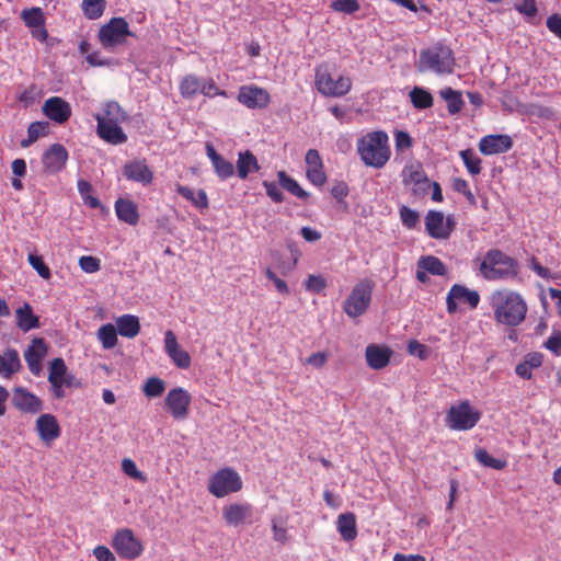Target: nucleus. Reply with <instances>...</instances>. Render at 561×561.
Returning <instances> with one entry per match:
<instances>
[{
	"mask_svg": "<svg viewBox=\"0 0 561 561\" xmlns=\"http://www.w3.org/2000/svg\"><path fill=\"white\" fill-rule=\"evenodd\" d=\"M497 324L515 328L526 319L528 306L523 296L510 289H496L488 297Z\"/></svg>",
	"mask_w": 561,
	"mask_h": 561,
	"instance_id": "f257e3e1",
	"label": "nucleus"
},
{
	"mask_svg": "<svg viewBox=\"0 0 561 561\" xmlns=\"http://www.w3.org/2000/svg\"><path fill=\"white\" fill-rule=\"evenodd\" d=\"M356 150L364 164L375 169L383 168L391 157L389 137L383 130H373L362 136Z\"/></svg>",
	"mask_w": 561,
	"mask_h": 561,
	"instance_id": "f03ea898",
	"label": "nucleus"
},
{
	"mask_svg": "<svg viewBox=\"0 0 561 561\" xmlns=\"http://www.w3.org/2000/svg\"><path fill=\"white\" fill-rule=\"evenodd\" d=\"M480 273L488 280H505L518 275L517 260L499 249L489 250L480 263Z\"/></svg>",
	"mask_w": 561,
	"mask_h": 561,
	"instance_id": "7ed1b4c3",
	"label": "nucleus"
},
{
	"mask_svg": "<svg viewBox=\"0 0 561 561\" xmlns=\"http://www.w3.org/2000/svg\"><path fill=\"white\" fill-rule=\"evenodd\" d=\"M455 56L451 48L445 44L435 45L421 50L416 68L420 72H433L438 76L454 72Z\"/></svg>",
	"mask_w": 561,
	"mask_h": 561,
	"instance_id": "20e7f679",
	"label": "nucleus"
},
{
	"mask_svg": "<svg viewBox=\"0 0 561 561\" xmlns=\"http://www.w3.org/2000/svg\"><path fill=\"white\" fill-rule=\"evenodd\" d=\"M314 87L320 94L329 98H342L352 89V80L346 76L332 77L329 66L324 62L314 69Z\"/></svg>",
	"mask_w": 561,
	"mask_h": 561,
	"instance_id": "39448f33",
	"label": "nucleus"
},
{
	"mask_svg": "<svg viewBox=\"0 0 561 561\" xmlns=\"http://www.w3.org/2000/svg\"><path fill=\"white\" fill-rule=\"evenodd\" d=\"M374 288L373 279H359L343 304L344 312L353 319L364 314L370 306Z\"/></svg>",
	"mask_w": 561,
	"mask_h": 561,
	"instance_id": "423d86ee",
	"label": "nucleus"
},
{
	"mask_svg": "<svg viewBox=\"0 0 561 561\" xmlns=\"http://www.w3.org/2000/svg\"><path fill=\"white\" fill-rule=\"evenodd\" d=\"M242 488L241 476L234 469L228 467L216 471L208 482V492L218 499L237 493Z\"/></svg>",
	"mask_w": 561,
	"mask_h": 561,
	"instance_id": "0eeeda50",
	"label": "nucleus"
},
{
	"mask_svg": "<svg viewBox=\"0 0 561 561\" xmlns=\"http://www.w3.org/2000/svg\"><path fill=\"white\" fill-rule=\"evenodd\" d=\"M481 419V413L471 407L469 401H461L451 405L446 422L449 428L455 431H468L473 428Z\"/></svg>",
	"mask_w": 561,
	"mask_h": 561,
	"instance_id": "6e6552de",
	"label": "nucleus"
},
{
	"mask_svg": "<svg viewBox=\"0 0 561 561\" xmlns=\"http://www.w3.org/2000/svg\"><path fill=\"white\" fill-rule=\"evenodd\" d=\"M127 36H134L124 18H112L99 31V39L104 48L122 45Z\"/></svg>",
	"mask_w": 561,
	"mask_h": 561,
	"instance_id": "1a4fd4ad",
	"label": "nucleus"
},
{
	"mask_svg": "<svg viewBox=\"0 0 561 561\" xmlns=\"http://www.w3.org/2000/svg\"><path fill=\"white\" fill-rule=\"evenodd\" d=\"M112 546L117 554L126 560H135L144 552L142 542L129 528L118 529L112 539Z\"/></svg>",
	"mask_w": 561,
	"mask_h": 561,
	"instance_id": "9d476101",
	"label": "nucleus"
},
{
	"mask_svg": "<svg viewBox=\"0 0 561 561\" xmlns=\"http://www.w3.org/2000/svg\"><path fill=\"white\" fill-rule=\"evenodd\" d=\"M402 183L411 186V192L416 197H424L430 188L431 181L420 163L407 164L401 172Z\"/></svg>",
	"mask_w": 561,
	"mask_h": 561,
	"instance_id": "9b49d317",
	"label": "nucleus"
},
{
	"mask_svg": "<svg viewBox=\"0 0 561 561\" xmlns=\"http://www.w3.org/2000/svg\"><path fill=\"white\" fill-rule=\"evenodd\" d=\"M222 518L227 526H249L255 522L254 507L248 502H236L222 507Z\"/></svg>",
	"mask_w": 561,
	"mask_h": 561,
	"instance_id": "f8f14e48",
	"label": "nucleus"
},
{
	"mask_svg": "<svg viewBox=\"0 0 561 561\" xmlns=\"http://www.w3.org/2000/svg\"><path fill=\"white\" fill-rule=\"evenodd\" d=\"M425 229L430 237L434 239L445 240L450 237L455 229V220L438 210H428L425 216Z\"/></svg>",
	"mask_w": 561,
	"mask_h": 561,
	"instance_id": "ddd939ff",
	"label": "nucleus"
},
{
	"mask_svg": "<svg viewBox=\"0 0 561 561\" xmlns=\"http://www.w3.org/2000/svg\"><path fill=\"white\" fill-rule=\"evenodd\" d=\"M191 402L190 392L181 387L171 389L164 399L165 408L175 420L187 417Z\"/></svg>",
	"mask_w": 561,
	"mask_h": 561,
	"instance_id": "4468645a",
	"label": "nucleus"
},
{
	"mask_svg": "<svg viewBox=\"0 0 561 561\" xmlns=\"http://www.w3.org/2000/svg\"><path fill=\"white\" fill-rule=\"evenodd\" d=\"M457 301L467 302L471 309H476L480 302V295L477 290L459 284H454L446 297V307L449 313H455L458 309Z\"/></svg>",
	"mask_w": 561,
	"mask_h": 561,
	"instance_id": "2eb2a0df",
	"label": "nucleus"
},
{
	"mask_svg": "<svg viewBox=\"0 0 561 561\" xmlns=\"http://www.w3.org/2000/svg\"><path fill=\"white\" fill-rule=\"evenodd\" d=\"M12 405L26 414H37L43 410V401L35 393L21 386L12 389Z\"/></svg>",
	"mask_w": 561,
	"mask_h": 561,
	"instance_id": "dca6fc26",
	"label": "nucleus"
},
{
	"mask_svg": "<svg viewBox=\"0 0 561 561\" xmlns=\"http://www.w3.org/2000/svg\"><path fill=\"white\" fill-rule=\"evenodd\" d=\"M238 101L248 108H265L271 102L270 93L254 84L242 85L239 89Z\"/></svg>",
	"mask_w": 561,
	"mask_h": 561,
	"instance_id": "f3484780",
	"label": "nucleus"
},
{
	"mask_svg": "<svg viewBox=\"0 0 561 561\" xmlns=\"http://www.w3.org/2000/svg\"><path fill=\"white\" fill-rule=\"evenodd\" d=\"M43 114L57 124H65L71 116L70 104L60 96L48 98L43 106Z\"/></svg>",
	"mask_w": 561,
	"mask_h": 561,
	"instance_id": "a211bd4d",
	"label": "nucleus"
},
{
	"mask_svg": "<svg viewBox=\"0 0 561 561\" xmlns=\"http://www.w3.org/2000/svg\"><path fill=\"white\" fill-rule=\"evenodd\" d=\"M68 160V151L61 144L49 146L42 156L44 171L49 174L60 172Z\"/></svg>",
	"mask_w": 561,
	"mask_h": 561,
	"instance_id": "6ab92c4d",
	"label": "nucleus"
},
{
	"mask_svg": "<svg viewBox=\"0 0 561 561\" xmlns=\"http://www.w3.org/2000/svg\"><path fill=\"white\" fill-rule=\"evenodd\" d=\"M123 175L126 180L140 183L144 186L150 185L153 181V172L145 159L126 162L123 167Z\"/></svg>",
	"mask_w": 561,
	"mask_h": 561,
	"instance_id": "aec40b11",
	"label": "nucleus"
},
{
	"mask_svg": "<svg viewBox=\"0 0 561 561\" xmlns=\"http://www.w3.org/2000/svg\"><path fill=\"white\" fill-rule=\"evenodd\" d=\"M36 432L39 438L46 444L50 445L55 439L60 436V426L54 414H41L36 420Z\"/></svg>",
	"mask_w": 561,
	"mask_h": 561,
	"instance_id": "412c9836",
	"label": "nucleus"
},
{
	"mask_svg": "<svg viewBox=\"0 0 561 561\" xmlns=\"http://www.w3.org/2000/svg\"><path fill=\"white\" fill-rule=\"evenodd\" d=\"M513 147L508 135H488L480 139L479 150L485 156L504 153Z\"/></svg>",
	"mask_w": 561,
	"mask_h": 561,
	"instance_id": "4be33fe9",
	"label": "nucleus"
},
{
	"mask_svg": "<svg viewBox=\"0 0 561 561\" xmlns=\"http://www.w3.org/2000/svg\"><path fill=\"white\" fill-rule=\"evenodd\" d=\"M47 353V347L43 339H34L32 344L24 352V358L30 371L34 376L42 373V360Z\"/></svg>",
	"mask_w": 561,
	"mask_h": 561,
	"instance_id": "5701e85b",
	"label": "nucleus"
},
{
	"mask_svg": "<svg viewBox=\"0 0 561 561\" xmlns=\"http://www.w3.org/2000/svg\"><path fill=\"white\" fill-rule=\"evenodd\" d=\"M206 154L209 158L216 175L220 180H227L233 176L234 167L233 164L219 154L214 146L209 142L206 144Z\"/></svg>",
	"mask_w": 561,
	"mask_h": 561,
	"instance_id": "b1692460",
	"label": "nucleus"
},
{
	"mask_svg": "<svg viewBox=\"0 0 561 561\" xmlns=\"http://www.w3.org/2000/svg\"><path fill=\"white\" fill-rule=\"evenodd\" d=\"M392 351L387 346L370 344L366 347L365 357L367 365L376 370L385 368L391 358Z\"/></svg>",
	"mask_w": 561,
	"mask_h": 561,
	"instance_id": "393cba45",
	"label": "nucleus"
},
{
	"mask_svg": "<svg viewBox=\"0 0 561 561\" xmlns=\"http://www.w3.org/2000/svg\"><path fill=\"white\" fill-rule=\"evenodd\" d=\"M22 369L19 352L15 348H7L0 354V376L10 379Z\"/></svg>",
	"mask_w": 561,
	"mask_h": 561,
	"instance_id": "a878e982",
	"label": "nucleus"
},
{
	"mask_svg": "<svg viewBox=\"0 0 561 561\" xmlns=\"http://www.w3.org/2000/svg\"><path fill=\"white\" fill-rule=\"evenodd\" d=\"M121 123L106 124L100 121L96 126L98 136L111 145H121L127 141V135L119 126Z\"/></svg>",
	"mask_w": 561,
	"mask_h": 561,
	"instance_id": "bb28decb",
	"label": "nucleus"
},
{
	"mask_svg": "<svg viewBox=\"0 0 561 561\" xmlns=\"http://www.w3.org/2000/svg\"><path fill=\"white\" fill-rule=\"evenodd\" d=\"M15 324L23 332H28L41 327L39 318L34 313L28 302H24L15 310Z\"/></svg>",
	"mask_w": 561,
	"mask_h": 561,
	"instance_id": "cd10ccee",
	"label": "nucleus"
},
{
	"mask_svg": "<svg viewBox=\"0 0 561 561\" xmlns=\"http://www.w3.org/2000/svg\"><path fill=\"white\" fill-rule=\"evenodd\" d=\"M118 220L136 226L139 221V211L135 202L128 198H118L114 205Z\"/></svg>",
	"mask_w": 561,
	"mask_h": 561,
	"instance_id": "c85d7f7f",
	"label": "nucleus"
},
{
	"mask_svg": "<svg viewBox=\"0 0 561 561\" xmlns=\"http://www.w3.org/2000/svg\"><path fill=\"white\" fill-rule=\"evenodd\" d=\"M98 124L103 121L106 124L110 123H123L127 119V114L115 101H108L103 104L102 113L94 116Z\"/></svg>",
	"mask_w": 561,
	"mask_h": 561,
	"instance_id": "c756f323",
	"label": "nucleus"
},
{
	"mask_svg": "<svg viewBox=\"0 0 561 561\" xmlns=\"http://www.w3.org/2000/svg\"><path fill=\"white\" fill-rule=\"evenodd\" d=\"M336 528L344 541H353L357 537L356 516L354 513H343L337 516Z\"/></svg>",
	"mask_w": 561,
	"mask_h": 561,
	"instance_id": "7c9ffc66",
	"label": "nucleus"
},
{
	"mask_svg": "<svg viewBox=\"0 0 561 561\" xmlns=\"http://www.w3.org/2000/svg\"><path fill=\"white\" fill-rule=\"evenodd\" d=\"M236 169L238 176L245 180L250 173L257 172L260 165L256 157L250 150H245L239 152Z\"/></svg>",
	"mask_w": 561,
	"mask_h": 561,
	"instance_id": "2f4dec72",
	"label": "nucleus"
},
{
	"mask_svg": "<svg viewBox=\"0 0 561 561\" xmlns=\"http://www.w3.org/2000/svg\"><path fill=\"white\" fill-rule=\"evenodd\" d=\"M118 333L127 339L137 336L140 332V322L137 316L123 314L116 319Z\"/></svg>",
	"mask_w": 561,
	"mask_h": 561,
	"instance_id": "473e14b6",
	"label": "nucleus"
},
{
	"mask_svg": "<svg viewBox=\"0 0 561 561\" xmlns=\"http://www.w3.org/2000/svg\"><path fill=\"white\" fill-rule=\"evenodd\" d=\"M541 364L542 355L540 353H529L524 357V360L516 366L515 373L524 379H530L533 370L540 367Z\"/></svg>",
	"mask_w": 561,
	"mask_h": 561,
	"instance_id": "72a5a7b5",
	"label": "nucleus"
},
{
	"mask_svg": "<svg viewBox=\"0 0 561 561\" xmlns=\"http://www.w3.org/2000/svg\"><path fill=\"white\" fill-rule=\"evenodd\" d=\"M202 82L203 79L198 78L196 75H186L184 76L179 84V91L182 98L192 99L197 93H202Z\"/></svg>",
	"mask_w": 561,
	"mask_h": 561,
	"instance_id": "f704fd0d",
	"label": "nucleus"
},
{
	"mask_svg": "<svg viewBox=\"0 0 561 561\" xmlns=\"http://www.w3.org/2000/svg\"><path fill=\"white\" fill-rule=\"evenodd\" d=\"M176 192L183 198L190 201L195 207L199 209L208 208V197L204 190H198V192L195 194L191 187L178 184Z\"/></svg>",
	"mask_w": 561,
	"mask_h": 561,
	"instance_id": "c9c22d12",
	"label": "nucleus"
},
{
	"mask_svg": "<svg viewBox=\"0 0 561 561\" xmlns=\"http://www.w3.org/2000/svg\"><path fill=\"white\" fill-rule=\"evenodd\" d=\"M21 20L23 21L24 25L31 30L33 27L37 26H44V22H46L45 14L39 7H32L27 9H23L21 11Z\"/></svg>",
	"mask_w": 561,
	"mask_h": 561,
	"instance_id": "e433bc0d",
	"label": "nucleus"
},
{
	"mask_svg": "<svg viewBox=\"0 0 561 561\" xmlns=\"http://www.w3.org/2000/svg\"><path fill=\"white\" fill-rule=\"evenodd\" d=\"M440 96L446 101L449 114L455 115L462 110L465 103L459 91L446 88L440 91Z\"/></svg>",
	"mask_w": 561,
	"mask_h": 561,
	"instance_id": "4c0bfd02",
	"label": "nucleus"
},
{
	"mask_svg": "<svg viewBox=\"0 0 561 561\" xmlns=\"http://www.w3.org/2000/svg\"><path fill=\"white\" fill-rule=\"evenodd\" d=\"M419 267L424 268L427 273L437 276L447 274V267L443 261L434 255L422 256L419 261Z\"/></svg>",
	"mask_w": 561,
	"mask_h": 561,
	"instance_id": "58836bf2",
	"label": "nucleus"
},
{
	"mask_svg": "<svg viewBox=\"0 0 561 561\" xmlns=\"http://www.w3.org/2000/svg\"><path fill=\"white\" fill-rule=\"evenodd\" d=\"M277 178L279 185L290 194L302 199H307L309 197V193L302 190L298 182L295 179L288 176L285 171H279L277 173Z\"/></svg>",
	"mask_w": 561,
	"mask_h": 561,
	"instance_id": "ea45409f",
	"label": "nucleus"
},
{
	"mask_svg": "<svg viewBox=\"0 0 561 561\" xmlns=\"http://www.w3.org/2000/svg\"><path fill=\"white\" fill-rule=\"evenodd\" d=\"M117 329L114 324L107 323L98 330V339L102 343L104 350H111L117 344Z\"/></svg>",
	"mask_w": 561,
	"mask_h": 561,
	"instance_id": "a19ab883",
	"label": "nucleus"
},
{
	"mask_svg": "<svg viewBox=\"0 0 561 561\" xmlns=\"http://www.w3.org/2000/svg\"><path fill=\"white\" fill-rule=\"evenodd\" d=\"M413 106L417 110H425L433 105L432 94L423 88L415 87L410 92Z\"/></svg>",
	"mask_w": 561,
	"mask_h": 561,
	"instance_id": "79ce46f5",
	"label": "nucleus"
},
{
	"mask_svg": "<svg viewBox=\"0 0 561 561\" xmlns=\"http://www.w3.org/2000/svg\"><path fill=\"white\" fill-rule=\"evenodd\" d=\"M106 7L105 0H83L81 9L89 20H96L102 16Z\"/></svg>",
	"mask_w": 561,
	"mask_h": 561,
	"instance_id": "37998d69",
	"label": "nucleus"
},
{
	"mask_svg": "<svg viewBox=\"0 0 561 561\" xmlns=\"http://www.w3.org/2000/svg\"><path fill=\"white\" fill-rule=\"evenodd\" d=\"M474 458L483 467L501 470L507 466L506 460L493 458L484 448H477L474 450Z\"/></svg>",
	"mask_w": 561,
	"mask_h": 561,
	"instance_id": "c03bdc74",
	"label": "nucleus"
},
{
	"mask_svg": "<svg viewBox=\"0 0 561 561\" xmlns=\"http://www.w3.org/2000/svg\"><path fill=\"white\" fill-rule=\"evenodd\" d=\"M460 157L471 175H478L481 172V159L471 149L460 151Z\"/></svg>",
	"mask_w": 561,
	"mask_h": 561,
	"instance_id": "a18cd8bd",
	"label": "nucleus"
},
{
	"mask_svg": "<svg viewBox=\"0 0 561 561\" xmlns=\"http://www.w3.org/2000/svg\"><path fill=\"white\" fill-rule=\"evenodd\" d=\"M78 192L83 199L84 204L88 205L90 208H98L101 203L100 199L96 196H92V185L90 182L85 180H79L77 183Z\"/></svg>",
	"mask_w": 561,
	"mask_h": 561,
	"instance_id": "49530a36",
	"label": "nucleus"
},
{
	"mask_svg": "<svg viewBox=\"0 0 561 561\" xmlns=\"http://www.w3.org/2000/svg\"><path fill=\"white\" fill-rule=\"evenodd\" d=\"M165 389V382L158 377H150L144 386V392L148 398L160 397Z\"/></svg>",
	"mask_w": 561,
	"mask_h": 561,
	"instance_id": "de8ad7c7",
	"label": "nucleus"
},
{
	"mask_svg": "<svg viewBox=\"0 0 561 561\" xmlns=\"http://www.w3.org/2000/svg\"><path fill=\"white\" fill-rule=\"evenodd\" d=\"M122 470L126 476H128L141 483L147 482L146 474L137 468L135 461L130 458L123 459Z\"/></svg>",
	"mask_w": 561,
	"mask_h": 561,
	"instance_id": "09e8293b",
	"label": "nucleus"
},
{
	"mask_svg": "<svg viewBox=\"0 0 561 561\" xmlns=\"http://www.w3.org/2000/svg\"><path fill=\"white\" fill-rule=\"evenodd\" d=\"M400 219L402 225L408 229H414L420 221V215L416 210L403 205L399 209Z\"/></svg>",
	"mask_w": 561,
	"mask_h": 561,
	"instance_id": "8fccbe9b",
	"label": "nucleus"
},
{
	"mask_svg": "<svg viewBox=\"0 0 561 561\" xmlns=\"http://www.w3.org/2000/svg\"><path fill=\"white\" fill-rule=\"evenodd\" d=\"M27 261L42 278L49 279L51 277L50 268L45 264L42 256L28 254Z\"/></svg>",
	"mask_w": 561,
	"mask_h": 561,
	"instance_id": "3c124183",
	"label": "nucleus"
},
{
	"mask_svg": "<svg viewBox=\"0 0 561 561\" xmlns=\"http://www.w3.org/2000/svg\"><path fill=\"white\" fill-rule=\"evenodd\" d=\"M330 7L335 12L346 14H352L359 10V3L357 0H334Z\"/></svg>",
	"mask_w": 561,
	"mask_h": 561,
	"instance_id": "603ef678",
	"label": "nucleus"
},
{
	"mask_svg": "<svg viewBox=\"0 0 561 561\" xmlns=\"http://www.w3.org/2000/svg\"><path fill=\"white\" fill-rule=\"evenodd\" d=\"M202 94L207 98L224 96L227 98L228 93L217 87L216 82L211 78L203 79L202 82Z\"/></svg>",
	"mask_w": 561,
	"mask_h": 561,
	"instance_id": "864d4df0",
	"label": "nucleus"
},
{
	"mask_svg": "<svg viewBox=\"0 0 561 561\" xmlns=\"http://www.w3.org/2000/svg\"><path fill=\"white\" fill-rule=\"evenodd\" d=\"M168 356L172 359L176 367L181 369H187L191 366L190 354L181 347L175 351L168 353Z\"/></svg>",
	"mask_w": 561,
	"mask_h": 561,
	"instance_id": "5fc2aeb1",
	"label": "nucleus"
},
{
	"mask_svg": "<svg viewBox=\"0 0 561 561\" xmlns=\"http://www.w3.org/2000/svg\"><path fill=\"white\" fill-rule=\"evenodd\" d=\"M49 124L47 122H33L27 127V135L31 141H37L38 138L48 134Z\"/></svg>",
	"mask_w": 561,
	"mask_h": 561,
	"instance_id": "6e6d98bb",
	"label": "nucleus"
},
{
	"mask_svg": "<svg viewBox=\"0 0 561 561\" xmlns=\"http://www.w3.org/2000/svg\"><path fill=\"white\" fill-rule=\"evenodd\" d=\"M528 113L531 116H536L542 119H554L556 113L552 107L542 105V104H531L529 106Z\"/></svg>",
	"mask_w": 561,
	"mask_h": 561,
	"instance_id": "4d7b16f0",
	"label": "nucleus"
},
{
	"mask_svg": "<svg viewBox=\"0 0 561 561\" xmlns=\"http://www.w3.org/2000/svg\"><path fill=\"white\" fill-rule=\"evenodd\" d=\"M327 287V280L321 275H309L305 282V288L311 293H321Z\"/></svg>",
	"mask_w": 561,
	"mask_h": 561,
	"instance_id": "13d9d810",
	"label": "nucleus"
},
{
	"mask_svg": "<svg viewBox=\"0 0 561 561\" xmlns=\"http://www.w3.org/2000/svg\"><path fill=\"white\" fill-rule=\"evenodd\" d=\"M79 266L83 272L92 274L101 268V261L92 255H83L79 259Z\"/></svg>",
	"mask_w": 561,
	"mask_h": 561,
	"instance_id": "bf43d9fd",
	"label": "nucleus"
},
{
	"mask_svg": "<svg viewBox=\"0 0 561 561\" xmlns=\"http://www.w3.org/2000/svg\"><path fill=\"white\" fill-rule=\"evenodd\" d=\"M39 98V92L36 85L32 84L26 88L20 95L19 101L23 103L25 107L33 105Z\"/></svg>",
	"mask_w": 561,
	"mask_h": 561,
	"instance_id": "052dcab7",
	"label": "nucleus"
},
{
	"mask_svg": "<svg viewBox=\"0 0 561 561\" xmlns=\"http://www.w3.org/2000/svg\"><path fill=\"white\" fill-rule=\"evenodd\" d=\"M67 375V366L62 358H54L49 365L48 378H59Z\"/></svg>",
	"mask_w": 561,
	"mask_h": 561,
	"instance_id": "680f3d73",
	"label": "nucleus"
},
{
	"mask_svg": "<svg viewBox=\"0 0 561 561\" xmlns=\"http://www.w3.org/2000/svg\"><path fill=\"white\" fill-rule=\"evenodd\" d=\"M409 354L420 359H426L428 356V348L426 345L416 340H412L408 344Z\"/></svg>",
	"mask_w": 561,
	"mask_h": 561,
	"instance_id": "e2e57ef3",
	"label": "nucleus"
},
{
	"mask_svg": "<svg viewBox=\"0 0 561 561\" xmlns=\"http://www.w3.org/2000/svg\"><path fill=\"white\" fill-rule=\"evenodd\" d=\"M329 358V354L327 352H317L311 354L306 358L305 364L310 365L317 369H321L325 366Z\"/></svg>",
	"mask_w": 561,
	"mask_h": 561,
	"instance_id": "0e129e2a",
	"label": "nucleus"
},
{
	"mask_svg": "<svg viewBox=\"0 0 561 561\" xmlns=\"http://www.w3.org/2000/svg\"><path fill=\"white\" fill-rule=\"evenodd\" d=\"M305 161L307 169H323L322 158L318 150L309 149L306 153Z\"/></svg>",
	"mask_w": 561,
	"mask_h": 561,
	"instance_id": "69168bd1",
	"label": "nucleus"
},
{
	"mask_svg": "<svg viewBox=\"0 0 561 561\" xmlns=\"http://www.w3.org/2000/svg\"><path fill=\"white\" fill-rule=\"evenodd\" d=\"M394 144L396 149L399 151L411 148L413 145V140L409 133L399 130L394 134Z\"/></svg>",
	"mask_w": 561,
	"mask_h": 561,
	"instance_id": "338daca9",
	"label": "nucleus"
},
{
	"mask_svg": "<svg viewBox=\"0 0 561 561\" xmlns=\"http://www.w3.org/2000/svg\"><path fill=\"white\" fill-rule=\"evenodd\" d=\"M545 347L551 351L554 355L561 354V332L551 334L545 342Z\"/></svg>",
	"mask_w": 561,
	"mask_h": 561,
	"instance_id": "774afa93",
	"label": "nucleus"
}]
</instances>
